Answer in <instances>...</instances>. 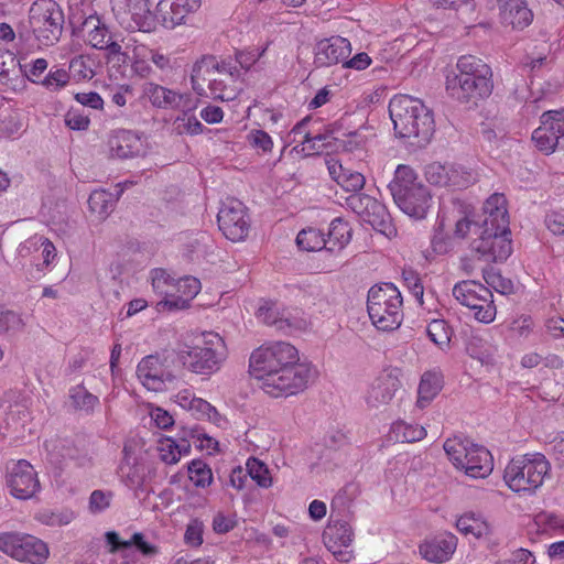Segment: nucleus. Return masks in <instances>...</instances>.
Listing matches in <instances>:
<instances>
[{
    "instance_id": "nucleus-1",
    "label": "nucleus",
    "mask_w": 564,
    "mask_h": 564,
    "mask_svg": "<svg viewBox=\"0 0 564 564\" xmlns=\"http://www.w3.org/2000/svg\"><path fill=\"white\" fill-rule=\"evenodd\" d=\"M297 349L285 341L257 348L249 359V371L269 395L279 398L303 391L316 376L310 364L299 362Z\"/></svg>"
},
{
    "instance_id": "nucleus-2",
    "label": "nucleus",
    "mask_w": 564,
    "mask_h": 564,
    "mask_svg": "<svg viewBox=\"0 0 564 564\" xmlns=\"http://www.w3.org/2000/svg\"><path fill=\"white\" fill-rule=\"evenodd\" d=\"M470 248L487 262L505 261L512 252L509 216L502 194H492L482 206L481 223L475 224Z\"/></svg>"
},
{
    "instance_id": "nucleus-3",
    "label": "nucleus",
    "mask_w": 564,
    "mask_h": 564,
    "mask_svg": "<svg viewBox=\"0 0 564 564\" xmlns=\"http://www.w3.org/2000/svg\"><path fill=\"white\" fill-rule=\"evenodd\" d=\"M389 113L397 135L409 145L425 148L434 132L433 111L422 100L409 95H397L389 102Z\"/></svg>"
},
{
    "instance_id": "nucleus-4",
    "label": "nucleus",
    "mask_w": 564,
    "mask_h": 564,
    "mask_svg": "<svg viewBox=\"0 0 564 564\" xmlns=\"http://www.w3.org/2000/svg\"><path fill=\"white\" fill-rule=\"evenodd\" d=\"M240 75L239 67L231 59L218 61L214 55H204L192 67V89L200 97L234 100L240 90L237 86Z\"/></svg>"
},
{
    "instance_id": "nucleus-5",
    "label": "nucleus",
    "mask_w": 564,
    "mask_h": 564,
    "mask_svg": "<svg viewBox=\"0 0 564 564\" xmlns=\"http://www.w3.org/2000/svg\"><path fill=\"white\" fill-rule=\"evenodd\" d=\"M445 88L452 99L460 104H476L492 91L491 68L475 55H463L457 59L455 69L447 74Z\"/></svg>"
},
{
    "instance_id": "nucleus-6",
    "label": "nucleus",
    "mask_w": 564,
    "mask_h": 564,
    "mask_svg": "<svg viewBox=\"0 0 564 564\" xmlns=\"http://www.w3.org/2000/svg\"><path fill=\"white\" fill-rule=\"evenodd\" d=\"M390 193L397 206L406 215L422 219L431 206V194L425 185L417 181V174L409 165H399L389 184Z\"/></svg>"
},
{
    "instance_id": "nucleus-7",
    "label": "nucleus",
    "mask_w": 564,
    "mask_h": 564,
    "mask_svg": "<svg viewBox=\"0 0 564 564\" xmlns=\"http://www.w3.org/2000/svg\"><path fill=\"white\" fill-rule=\"evenodd\" d=\"M402 305L401 292L392 283L373 285L368 291V316L379 330L391 332L399 328L403 319Z\"/></svg>"
},
{
    "instance_id": "nucleus-8",
    "label": "nucleus",
    "mask_w": 564,
    "mask_h": 564,
    "mask_svg": "<svg viewBox=\"0 0 564 564\" xmlns=\"http://www.w3.org/2000/svg\"><path fill=\"white\" fill-rule=\"evenodd\" d=\"M551 470V464L541 453L517 456L507 465L503 479L514 492H534Z\"/></svg>"
},
{
    "instance_id": "nucleus-9",
    "label": "nucleus",
    "mask_w": 564,
    "mask_h": 564,
    "mask_svg": "<svg viewBox=\"0 0 564 564\" xmlns=\"http://www.w3.org/2000/svg\"><path fill=\"white\" fill-rule=\"evenodd\" d=\"M443 447L453 465L464 470L470 478H486L494 469L491 453L468 438L459 436L447 438Z\"/></svg>"
},
{
    "instance_id": "nucleus-10",
    "label": "nucleus",
    "mask_w": 564,
    "mask_h": 564,
    "mask_svg": "<svg viewBox=\"0 0 564 564\" xmlns=\"http://www.w3.org/2000/svg\"><path fill=\"white\" fill-rule=\"evenodd\" d=\"M178 361L189 371L209 376L220 369L226 358L224 339L216 333H205L193 347L178 349Z\"/></svg>"
},
{
    "instance_id": "nucleus-11",
    "label": "nucleus",
    "mask_w": 564,
    "mask_h": 564,
    "mask_svg": "<svg viewBox=\"0 0 564 564\" xmlns=\"http://www.w3.org/2000/svg\"><path fill=\"white\" fill-rule=\"evenodd\" d=\"M365 182L362 171H355V192L361 189ZM355 216L365 235L373 230L391 238L397 234L386 206L370 195L355 193Z\"/></svg>"
},
{
    "instance_id": "nucleus-12",
    "label": "nucleus",
    "mask_w": 564,
    "mask_h": 564,
    "mask_svg": "<svg viewBox=\"0 0 564 564\" xmlns=\"http://www.w3.org/2000/svg\"><path fill=\"white\" fill-rule=\"evenodd\" d=\"M29 24L40 46H53L63 33L64 12L54 0L35 1L29 11Z\"/></svg>"
},
{
    "instance_id": "nucleus-13",
    "label": "nucleus",
    "mask_w": 564,
    "mask_h": 564,
    "mask_svg": "<svg viewBox=\"0 0 564 564\" xmlns=\"http://www.w3.org/2000/svg\"><path fill=\"white\" fill-rule=\"evenodd\" d=\"M0 551L12 558L30 564H44L50 555L47 544L41 539L25 533H0Z\"/></svg>"
},
{
    "instance_id": "nucleus-14",
    "label": "nucleus",
    "mask_w": 564,
    "mask_h": 564,
    "mask_svg": "<svg viewBox=\"0 0 564 564\" xmlns=\"http://www.w3.org/2000/svg\"><path fill=\"white\" fill-rule=\"evenodd\" d=\"M175 357L174 352H165L142 358L137 367L139 380L148 390L162 391L166 382H173L176 378L171 367Z\"/></svg>"
},
{
    "instance_id": "nucleus-15",
    "label": "nucleus",
    "mask_w": 564,
    "mask_h": 564,
    "mask_svg": "<svg viewBox=\"0 0 564 564\" xmlns=\"http://www.w3.org/2000/svg\"><path fill=\"white\" fill-rule=\"evenodd\" d=\"M535 147L545 154L564 148V108L544 111L540 118V127L532 133Z\"/></svg>"
},
{
    "instance_id": "nucleus-16",
    "label": "nucleus",
    "mask_w": 564,
    "mask_h": 564,
    "mask_svg": "<svg viewBox=\"0 0 564 564\" xmlns=\"http://www.w3.org/2000/svg\"><path fill=\"white\" fill-rule=\"evenodd\" d=\"M112 11L121 23L141 32L155 30V15L150 11L149 0H110Z\"/></svg>"
},
{
    "instance_id": "nucleus-17",
    "label": "nucleus",
    "mask_w": 564,
    "mask_h": 564,
    "mask_svg": "<svg viewBox=\"0 0 564 564\" xmlns=\"http://www.w3.org/2000/svg\"><path fill=\"white\" fill-rule=\"evenodd\" d=\"M218 227L224 236L234 241H242L249 232V219L246 207L238 199L224 203L217 215Z\"/></svg>"
},
{
    "instance_id": "nucleus-18",
    "label": "nucleus",
    "mask_w": 564,
    "mask_h": 564,
    "mask_svg": "<svg viewBox=\"0 0 564 564\" xmlns=\"http://www.w3.org/2000/svg\"><path fill=\"white\" fill-rule=\"evenodd\" d=\"M7 485L13 497L22 500L32 498L40 489V481L33 466L20 459L7 466Z\"/></svg>"
},
{
    "instance_id": "nucleus-19",
    "label": "nucleus",
    "mask_w": 564,
    "mask_h": 564,
    "mask_svg": "<svg viewBox=\"0 0 564 564\" xmlns=\"http://www.w3.org/2000/svg\"><path fill=\"white\" fill-rule=\"evenodd\" d=\"M143 91L152 106L161 109L195 110L198 105L191 93H178L154 83L145 84Z\"/></svg>"
},
{
    "instance_id": "nucleus-20",
    "label": "nucleus",
    "mask_w": 564,
    "mask_h": 564,
    "mask_svg": "<svg viewBox=\"0 0 564 564\" xmlns=\"http://www.w3.org/2000/svg\"><path fill=\"white\" fill-rule=\"evenodd\" d=\"M401 377L400 368H384L372 382L366 398L367 403L373 408L389 404L401 388Z\"/></svg>"
},
{
    "instance_id": "nucleus-21",
    "label": "nucleus",
    "mask_w": 564,
    "mask_h": 564,
    "mask_svg": "<svg viewBox=\"0 0 564 564\" xmlns=\"http://www.w3.org/2000/svg\"><path fill=\"white\" fill-rule=\"evenodd\" d=\"M84 40L94 48L107 50L109 54L121 53V45L112 41L108 26L96 14L88 15L80 25Z\"/></svg>"
},
{
    "instance_id": "nucleus-22",
    "label": "nucleus",
    "mask_w": 564,
    "mask_h": 564,
    "mask_svg": "<svg viewBox=\"0 0 564 564\" xmlns=\"http://www.w3.org/2000/svg\"><path fill=\"white\" fill-rule=\"evenodd\" d=\"M325 545L335 558L343 563H349L352 558L351 528L346 521H334L328 525L324 535Z\"/></svg>"
},
{
    "instance_id": "nucleus-23",
    "label": "nucleus",
    "mask_w": 564,
    "mask_h": 564,
    "mask_svg": "<svg viewBox=\"0 0 564 564\" xmlns=\"http://www.w3.org/2000/svg\"><path fill=\"white\" fill-rule=\"evenodd\" d=\"M200 7V0H161L156 6V15L166 29L184 23L185 18Z\"/></svg>"
},
{
    "instance_id": "nucleus-24",
    "label": "nucleus",
    "mask_w": 564,
    "mask_h": 564,
    "mask_svg": "<svg viewBox=\"0 0 564 564\" xmlns=\"http://www.w3.org/2000/svg\"><path fill=\"white\" fill-rule=\"evenodd\" d=\"M456 547L457 538L451 532H442L425 540L420 545V554L429 562L444 563L453 556Z\"/></svg>"
},
{
    "instance_id": "nucleus-25",
    "label": "nucleus",
    "mask_w": 564,
    "mask_h": 564,
    "mask_svg": "<svg viewBox=\"0 0 564 564\" xmlns=\"http://www.w3.org/2000/svg\"><path fill=\"white\" fill-rule=\"evenodd\" d=\"M350 42L341 36L321 40L315 46V64L329 66L337 64L350 53Z\"/></svg>"
},
{
    "instance_id": "nucleus-26",
    "label": "nucleus",
    "mask_w": 564,
    "mask_h": 564,
    "mask_svg": "<svg viewBox=\"0 0 564 564\" xmlns=\"http://www.w3.org/2000/svg\"><path fill=\"white\" fill-rule=\"evenodd\" d=\"M109 148L112 156L129 159L144 153L143 140L139 134L129 130H117L109 139Z\"/></svg>"
},
{
    "instance_id": "nucleus-27",
    "label": "nucleus",
    "mask_w": 564,
    "mask_h": 564,
    "mask_svg": "<svg viewBox=\"0 0 564 564\" xmlns=\"http://www.w3.org/2000/svg\"><path fill=\"white\" fill-rule=\"evenodd\" d=\"M498 4L503 24L517 30H523L531 24L533 13L524 0H498Z\"/></svg>"
},
{
    "instance_id": "nucleus-28",
    "label": "nucleus",
    "mask_w": 564,
    "mask_h": 564,
    "mask_svg": "<svg viewBox=\"0 0 564 564\" xmlns=\"http://www.w3.org/2000/svg\"><path fill=\"white\" fill-rule=\"evenodd\" d=\"M52 463L62 464L67 459L73 460L76 466L86 468L93 465V458L87 452L73 446L66 441L45 443Z\"/></svg>"
},
{
    "instance_id": "nucleus-29",
    "label": "nucleus",
    "mask_w": 564,
    "mask_h": 564,
    "mask_svg": "<svg viewBox=\"0 0 564 564\" xmlns=\"http://www.w3.org/2000/svg\"><path fill=\"white\" fill-rule=\"evenodd\" d=\"M453 296L464 306L470 308L482 301L485 296H491V291L484 284L474 280H465L453 288Z\"/></svg>"
},
{
    "instance_id": "nucleus-30",
    "label": "nucleus",
    "mask_w": 564,
    "mask_h": 564,
    "mask_svg": "<svg viewBox=\"0 0 564 564\" xmlns=\"http://www.w3.org/2000/svg\"><path fill=\"white\" fill-rule=\"evenodd\" d=\"M172 290L177 293L175 300H165L164 304L169 305L170 308H185L200 291V282L194 276H184L178 279L172 285Z\"/></svg>"
},
{
    "instance_id": "nucleus-31",
    "label": "nucleus",
    "mask_w": 564,
    "mask_h": 564,
    "mask_svg": "<svg viewBox=\"0 0 564 564\" xmlns=\"http://www.w3.org/2000/svg\"><path fill=\"white\" fill-rule=\"evenodd\" d=\"M443 386L442 375L435 371H426L420 381L416 405L424 409L438 394Z\"/></svg>"
},
{
    "instance_id": "nucleus-32",
    "label": "nucleus",
    "mask_w": 564,
    "mask_h": 564,
    "mask_svg": "<svg viewBox=\"0 0 564 564\" xmlns=\"http://www.w3.org/2000/svg\"><path fill=\"white\" fill-rule=\"evenodd\" d=\"M376 128L373 124H362L355 130V159L359 161H366L369 156V152L372 151L376 145Z\"/></svg>"
},
{
    "instance_id": "nucleus-33",
    "label": "nucleus",
    "mask_w": 564,
    "mask_h": 564,
    "mask_svg": "<svg viewBox=\"0 0 564 564\" xmlns=\"http://www.w3.org/2000/svg\"><path fill=\"white\" fill-rule=\"evenodd\" d=\"M328 171L334 181L341 187L344 194H348L347 196L339 195L336 192V195L340 198L345 199V203L348 207L351 206V195L352 191V172L349 169H345L339 160L330 159L327 161Z\"/></svg>"
},
{
    "instance_id": "nucleus-34",
    "label": "nucleus",
    "mask_w": 564,
    "mask_h": 564,
    "mask_svg": "<svg viewBox=\"0 0 564 564\" xmlns=\"http://www.w3.org/2000/svg\"><path fill=\"white\" fill-rule=\"evenodd\" d=\"M456 528L465 535H473L476 539L487 536L490 533L489 524L475 513H465L456 521Z\"/></svg>"
},
{
    "instance_id": "nucleus-35",
    "label": "nucleus",
    "mask_w": 564,
    "mask_h": 564,
    "mask_svg": "<svg viewBox=\"0 0 564 564\" xmlns=\"http://www.w3.org/2000/svg\"><path fill=\"white\" fill-rule=\"evenodd\" d=\"M351 227L348 221H345L343 218L337 217L330 223L327 250L334 251L335 249H343L351 238Z\"/></svg>"
},
{
    "instance_id": "nucleus-36",
    "label": "nucleus",
    "mask_w": 564,
    "mask_h": 564,
    "mask_svg": "<svg viewBox=\"0 0 564 564\" xmlns=\"http://www.w3.org/2000/svg\"><path fill=\"white\" fill-rule=\"evenodd\" d=\"M117 199L118 197H115L112 193L98 189L89 195L88 206L99 218H106L112 212Z\"/></svg>"
},
{
    "instance_id": "nucleus-37",
    "label": "nucleus",
    "mask_w": 564,
    "mask_h": 564,
    "mask_svg": "<svg viewBox=\"0 0 564 564\" xmlns=\"http://www.w3.org/2000/svg\"><path fill=\"white\" fill-rule=\"evenodd\" d=\"M296 245L301 250L319 251L327 249V241L324 232L316 228L302 229L296 237Z\"/></svg>"
},
{
    "instance_id": "nucleus-38",
    "label": "nucleus",
    "mask_w": 564,
    "mask_h": 564,
    "mask_svg": "<svg viewBox=\"0 0 564 564\" xmlns=\"http://www.w3.org/2000/svg\"><path fill=\"white\" fill-rule=\"evenodd\" d=\"M69 399L74 409L90 413L99 403V399L90 393L83 383L69 390Z\"/></svg>"
},
{
    "instance_id": "nucleus-39",
    "label": "nucleus",
    "mask_w": 564,
    "mask_h": 564,
    "mask_svg": "<svg viewBox=\"0 0 564 564\" xmlns=\"http://www.w3.org/2000/svg\"><path fill=\"white\" fill-rule=\"evenodd\" d=\"M31 248H42L43 262L45 265H48L56 256L54 245L43 236L34 237L20 245L18 249L19 254L24 257Z\"/></svg>"
},
{
    "instance_id": "nucleus-40",
    "label": "nucleus",
    "mask_w": 564,
    "mask_h": 564,
    "mask_svg": "<svg viewBox=\"0 0 564 564\" xmlns=\"http://www.w3.org/2000/svg\"><path fill=\"white\" fill-rule=\"evenodd\" d=\"M429 338L441 349L451 341L452 329L444 319H433L426 327Z\"/></svg>"
},
{
    "instance_id": "nucleus-41",
    "label": "nucleus",
    "mask_w": 564,
    "mask_h": 564,
    "mask_svg": "<svg viewBox=\"0 0 564 564\" xmlns=\"http://www.w3.org/2000/svg\"><path fill=\"white\" fill-rule=\"evenodd\" d=\"M188 477L196 487L205 488L213 481V473L209 466L200 459H194L187 467Z\"/></svg>"
},
{
    "instance_id": "nucleus-42",
    "label": "nucleus",
    "mask_w": 564,
    "mask_h": 564,
    "mask_svg": "<svg viewBox=\"0 0 564 564\" xmlns=\"http://www.w3.org/2000/svg\"><path fill=\"white\" fill-rule=\"evenodd\" d=\"M24 322L14 311L0 307V335H15L22 332Z\"/></svg>"
},
{
    "instance_id": "nucleus-43",
    "label": "nucleus",
    "mask_w": 564,
    "mask_h": 564,
    "mask_svg": "<svg viewBox=\"0 0 564 564\" xmlns=\"http://www.w3.org/2000/svg\"><path fill=\"white\" fill-rule=\"evenodd\" d=\"M182 115L178 116L175 121V130L178 134H191L196 135L203 132V123L191 112L193 110H181Z\"/></svg>"
},
{
    "instance_id": "nucleus-44",
    "label": "nucleus",
    "mask_w": 564,
    "mask_h": 564,
    "mask_svg": "<svg viewBox=\"0 0 564 564\" xmlns=\"http://www.w3.org/2000/svg\"><path fill=\"white\" fill-rule=\"evenodd\" d=\"M335 138L332 133H317L312 135L311 132H305L303 141V151H308V154H318L323 150L332 148V142Z\"/></svg>"
},
{
    "instance_id": "nucleus-45",
    "label": "nucleus",
    "mask_w": 564,
    "mask_h": 564,
    "mask_svg": "<svg viewBox=\"0 0 564 564\" xmlns=\"http://www.w3.org/2000/svg\"><path fill=\"white\" fill-rule=\"evenodd\" d=\"M247 473L260 487L269 488L272 485L268 467L257 458L248 459Z\"/></svg>"
},
{
    "instance_id": "nucleus-46",
    "label": "nucleus",
    "mask_w": 564,
    "mask_h": 564,
    "mask_svg": "<svg viewBox=\"0 0 564 564\" xmlns=\"http://www.w3.org/2000/svg\"><path fill=\"white\" fill-rule=\"evenodd\" d=\"M535 523L544 532L564 534V516L553 512H541L535 517Z\"/></svg>"
},
{
    "instance_id": "nucleus-47",
    "label": "nucleus",
    "mask_w": 564,
    "mask_h": 564,
    "mask_svg": "<svg viewBox=\"0 0 564 564\" xmlns=\"http://www.w3.org/2000/svg\"><path fill=\"white\" fill-rule=\"evenodd\" d=\"M36 519L45 525L62 527L70 523L75 519V513L68 509L59 511H43L37 514Z\"/></svg>"
},
{
    "instance_id": "nucleus-48",
    "label": "nucleus",
    "mask_w": 564,
    "mask_h": 564,
    "mask_svg": "<svg viewBox=\"0 0 564 564\" xmlns=\"http://www.w3.org/2000/svg\"><path fill=\"white\" fill-rule=\"evenodd\" d=\"M473 183V175L462 166L448 165L446 185L453 188H465Z\"/></svg>"
},
{
    "instance_id": "nucleus-49",
    "label": "nucleus",
    "mask_w": 564,
    "mask_h": 564,
    "mask_svg": "<svg viewBox=\"0 0 564 564\" xmlns=\"http://www.w3.org/2000/svg\"><path fill=\"white\" fill-rule=\"evenodd\" d=\"M402 280L406 289L411 292V294L419 301V303L423 304V295H424V286L422 284V280L420 274L412 268H403L402 270Z\"/></svg>"
},
{
    "instance_id": "nucleus-50",
    "label": "nucleus",
    "mask_w": 564,
    "mask_h": 564,
    "mask_svg": "<svg viewBox=\"0 0 564 564\" xmlns=\"http://www.w3.org/2000/svg\"><path fill=\"white\" fill-rule=\"evenodd\" d=\"M474 311V317L484 324H489L495 321L497 308L494 303V294L491 296H485V299L477 303V305L470 307Z\"/></svg>"
},
{
    "instance_id": "nucleus-51",
    "label": "nucleus",
    "mask_w": 564,
    "mask_h": 564,
    "mask_svg": "<svg viewBox=\"0 0 564 564\" xmlns=\"http://www.w3.org/2000/svg\"><path fill=\"white\" fill-rule=\"evenodd\" d=\"M173 284L174 279H172L165 270L156 269L153 271L152 286L158 293L164 294L166 300L174 296V292L172 290Z\"/></svg>"
},
{
    "instance_id": "nucleus-52",
    "label": "nucleus",
    "mask_w": 564,
    "mask_h": 564,
    "mask_svg": "<svg viewBox=\"0 0 564 564\" xmlns=\"http://www.w3.org/2000/svg\"><path fill=\"white\" fill-rule=\"evenodd\" d=\"M111 491L94 490L90 494L88 509L91 513H100L110 507L112 500Z\"/></svg>"
},
{
    "instance_id": "nucleus-53",
    "label": "nucleus",
    "mask_w": 564,
    "mask_h": 564,
    "mask_svg": "<svg viewBox=\"0 0 564 564\" xmlns=\"http://www.w3.org/2000/svg\"><path fill=\"white\" fill-rule=\"evenodd\" d=\"M89 123V116L80 108L72 107L65 115V124L72 130H86Z\"/></svg>"
},
{
    "instance_id": "nucleus-54",
    "label": "nucleus",
    "mask_w": 564,
    "mask_h": 564,
    "mask_svg": "<svg viewBox=\"0 0 564 564\" xmlns=\"http://www.w3.org/2000/svg\"><path fill=\"white\" fill-rule=\"evenodd\" d=\"M394 431L402 435V442L413 443L423 440L426 436V431L423 426L411 425L406 423H398Z\"/></svg>"
},
{
    "instance_id": "nucleus-55",
    "label": "nucleus",
    "mask_w": 564,
    "mask_h": 564,
    "mask_svg": "<svg viewBox=\"0 0 564 564\" xmlns=\"http://www.w3.org/2000/svg\"><path fill=\"white\" fill-rule=\"evenodd\" d=\"M447 166L438 162H433L425 167V177L430 184L445 186L447 177Z\"/></svg>"
},
{
    "instance_id": "nucleus-56",
    "label": "nucleus",
    "mask_w": 564,
    "mask_h": 564,
    "mask_svg": "<svg viewBox=\"0 0 564 564\" xmlns=\"http://www.w3.org/2000/svg\"><path fill=\"white\" fill-rule=\"evenodd\" d=\"M69 82V75L65 69L57 68L55 70H50V73L42 80V84L50 90L56 91L64 86H66Z\"/></svg>"
},
{
    "instance_id": "nucleus-57",
    "label": "nucleus",
    "mask_w": 564,
    "mask_h": 564,
    "mask_svg": "<svg viewBox=\"0 0 564 564\" xmlns=\"http://www.w3.org/2000/svg\"><path fill=\"white\" fill-rule=\"evenodd\" d=\"M188 411L192 412V414L198 420H215V417L218 415L216 409L209 402L200 398L195 399Z\"/></svg>"
},
{
    "instance_id": "nucleus-58",
    "label": "nucleus",
    "mask_w": 564,
    "mask_h": 564,
    "mask_svg": "<svg viewBox=\"0 0 564 564\" xmlns=\"http://www.w3.org/2000/svg\"><path fill=\"white\" fill-rule=\"evenodd\" d=\"M203 522L198 519L192 520L186 528L184 540L186 544L199 546L203 543Z\"/></svg>"
},
{
    "instance_id": "nucleus-59",
    "label": "nucleus",
    "mask_w": 564,
    "mask_h": 564,
    "mask_svg": "<svg viewBox=\"0 0 564 564\" xmlns=\"http://www.w3.org/2000/svg\"><path fill=\"white\" fill-rule=\"evenodd\" d=\"M306 321L301 317H291L290 315H286L284 312L281 313L279 324H278V330L284 332L286 334H291L295 330H302L306 328Z\"/></svg>"
},
{
    "instance_id": "nucleus-60",
    "label": "nucleus",
    "mask_w": 564,
    "mask_h": 564,
    "mask_svg": "<svg viewBox=\"0 0 564 564\" xmlns=\"http://www.w3.org/2000/svg\"><path fill=\"white\" fill-rule=\"evenodd\" d=\"M248 141L252 147L261 149L263 152L271 151L273 147L271 137L263 130H252L248 134Z\"/></svg>"
},
{
    "instance_id": "nucleus-61",
    "label": "nucleus",
    "mask_w": 564,
    "mask_h": 564,
    "mask_svg": "<svg viewBox=\"0 0 564 564\" xmlns=\"http://www.w3.org/2000/svg\"><path fill=\"white\" fill-rule=\"evenodd\" d=\"M257 316L264 324L274 326L278 328L279 319L281 313L276 310V307L272 303H265L258 308Z\"/></svg>"
},
{
    "instance_id": "nucleus-62",
    "label": "nucleus",
    "mask_w": 564,
    "mask_h": 564,
    "mask_svg": "<svg viewBox=\"0 0 564 564\" xmlns=\"http://www.w3.org/2000/svg\"><path fill=\"white\" fill-rule=\"evenodd\" d=\"M176 448L177 446L175 440L166 438L161 441L159 447L161 460L170 465L176 464L178 462L177 454L175 453Z\"/></svg>"
},
{
    "instance_id": "nucleus-63",
    "label": "nucleus",
    "mask_w": 564,
    "mask_h": 564,
    "mask_svg": "<svg viewBox=\"0 0 564 564\" xmlns=\"http://www.w3.org/2000/svg\"><path fill=\"white\" fill-rule=\"evenodd\" d=\"M466 351L470 357L482 360L487 356L486 341L479 336H471L466 343Z\"/></svg>"
},
{
    "instance_id": "nucleus-64",
    "label": "nucleus",
    "mask_w": 564,
    "mask_h": 564,
    "mask_svg": "<svg viewBox=\"0 0 564 564\" xmlns=\"http://www.w3.org/2000/svg\"><path fill=\"white\" fill-rule=\"evenodd\" d=\"M502 564H535V557L529 550L518 549Z\"/></svg>"
}]
</instances>
